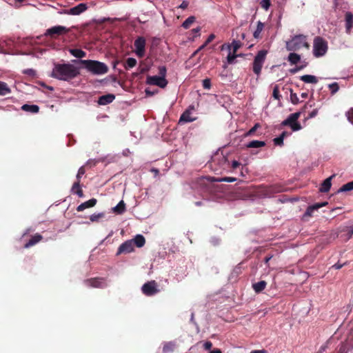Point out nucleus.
<instances>
[{
	"instance_id": "obj_56",
	"label": "nucleus",
	"mask_w": 353,
	"mask_h": 353,
	"mask_svg": "<svg viewBox=\"0 0 353 353\" xmlns=\"http://www.w3.org/2000/svg\"><path fill=\"white\" fill-rule=\"evenodd\" d=\"M212 343L210 341H206L203 344V347L205 350H209L211 349Z\"/></svg>"
},
{
	"instance_id": "obj_60",
	"label": "nucleus",
	"mask_w": 353,
	"mask_h": 353,
	"mask_svg": "<svg viewBox=\"0 0 353 353\" xmlns=\"http://www.w3.org/2000/svg\"><path fill=\"white\" fill-rule=\"evenodd\" d=\"M200 31H201V28L200 27H197V28H194L192 30L193 33L195 34V37H197V36L199 35Z\"/></svg>"
},
{
	"instance_id": "obj_39",
	"label": "nucleus",
	"mask_w": 353,
	"mask_h": 353,
	"mask_svg": "<svg viewBox=\"0 0 353 353\" xmlns=\"http://www.w3.org/2000/svg\"><path fill=\"white\" fill-rule=\"evenodd\" d=\"M105 216V214L103 212H98V213H94L90 215V219L92 222H97L101 218H103Z\"/></svg>"
},
{
	"instance_id": "obj_44",
	"label": "nucleus",
	"mask_w": 353,
	"mask_h": 353,
	"mask_svg": "<svg viewBox=\"0 0 353 353\" xmlns=\"http://www.w3.org/2000/svg\"><path fill=\"white\" fill-rule=\"evenodd\" d=\"M259 128H260V124L258 123H255L254 125L245 133V136H252Z\"/></svg>"
},
{
	"instance_id": "obj_48",
	"label": "nucleus",
	"mask_w": 353,
	"mask_h": 353,
	"mask_svg": "<svg viewBox=\"0 0 353 353\" xmlns=\"http://www.w3.org/2000/svg\"><path fill=\"white\" fill-rule=\"evenodd\" d=\"M290 100L293 104H297L299 101L297 94L296 93L292 92V91H291L290 93Z\"/></svg>"
},
{
	"instance_id": "obj_62",
	"label": "nucleus",
	"mask_w": 353,
	"mask_h": 353,
	"mask_svg": "<svg viewBox=\"0 0 353 353\" xmlns=\"http://www.w3.org/2000/svg\"><path fill=\"white\" fill-rule=\"evenodd\" d=\"M272 255L265 256L264 259L265 263L268 264L269 263V261H270V259H272Z\"/></svg>"
},
{
	"instance_id": "obj_13",
	"label": "nucleus",
	"mask_w": 353,
	"mask_h": 353,
	"mask_svg": "<svg viewBox=\"0 0 353 353\" xmlns=\"http://www.w3.org/2000/svg\"><path fill=\"white\" fill-rule=\"evenodd\" d=\"M87 9V4L85 3H81L70 9L63 10L61 13L68 15H79L84 12Z\"/></svg>"
},
{
	"instance_id": "obj_51",
	"label": "nucleus",
	"mask_w": 353,
	"mask_h": 353,
	"mask_svg": "<svg viewBox=\"0 0 353 353\" xmlns=\"http://www.w3.org/2000/svg\"><path fill=\"white\" fill-rule=\"evenodd\" d=\"M346 264H347V262L343 263H341L340 262H337V263H336L335 264H334L332 266V268H334V269H336V270H339V269L342 268L343 266H345Z\"/></svg>"
},
{
	"instance_id": "obj_41",
	"label": "nucleus",
	"mask_w": 353,
	"mask_h": 353,
	"mask_svg": "<svg viewBox=\"0 0 353 353\" xmlns=\"http://www.w3.org/2000/svg\"><path fill=\"white\" fill-rule=\"evenodd\" d=\"M328 88L330 90V93L332 95L336 94L339 90V84L336 82H334V83L329 84Z\"/></svg>"
},
{
	"instance_id": "obj_20",
	"label": "nucleus",
	"mask_w": 353,
	"mask_h": 353,
	"mask_svg": "<svg viewBox=\"0 0 353 353\" xmlns=\"http://www.w3.org/2000/svg\"><path fill=\"white\" fill-rule=\"evenodd\" d=\"M334 176H335V175L333 174V175L330 176V177L327 178L326 179H325L321 185V187L319 188V192H323V193L327 192L330 190L331 186H332V183H331L332 179Z\"/></svg>"
},
{
	"instance_id": "obj_63",
	"label": "nucleus",
	"mask_w": 353,
	"mask_h": 353,
	"mask_svg": "<svg viewBox=\"0 0 353 353\" xmlns=\"http://www.w3.org/2000/svg\"><path fill=\"white\" fill-rule=\"evenodd\" d=\"M150 171L153 173H154L155 175H158L159 173V171L157 168H151Z\"/></svg>"
},
{
	"instance_id": "obj_59",
	"label": "nucleus",
	"mask_w": 353,
	"mask_h": 353,
	"mask_svg": "<svg viewBox=\"0 0 353 353\" xmlns=\"http://www.w3.org/2000/svg\"><path fill=\"white\" fill-rule=\"evenodd\" d=\"M240 165V163L236 160L232 161V168L233 169L237 168Z\"/></svg>"
},
{
	"instance_id": "obj_45",
	"label": "nucleus",
	"mask_w": 353,
	"mask_h": 353,
	"mask_svg": "<svg viewBox=\"0 0 353 353\" xmlns=\"http://www.w3.org/2000/svg\"><path fill=\"white\" fill-rule=\"evenodd\" d=\"M272 96H273V97L275 99H277V100H280V99L281 98V96L279 94V85H276L274 87L273 92H272Z\"/></svg>"
},
{
	"instance_id": "obj_61",
	"label": "nucleus",
	"mask_w": 353,
	"mask_h": 353,
	"mask_svg": "<svg viewBox=\"0 0 353 353\" xmlns=\"http://www.w3.org/2000/svg\"><path fill=\"white\" fill-rule=\"evenodd\" d=\"M250 353H267V351L265 350H252L250 352Z\"/></svg>"
},
{
	"instance_id": "obj_17",
	"label": "nucleus",
	"mask_w": 353,
	"mask_h": 353,
	"mask_svg": "<svg viewBox=\"0 0 353 353\" xmlns=\"http://www.w3.org/2000/svg\"><path fill=\"white\" fill-rule=\"evenodd\" d=\"M327 204V202L325 201V202H321V203H316L314 205L308 206L304 213V216H311L315 210H317L319 208L325 206Z\"/></svg>"
},
{
	"instance_id": "obj_2",
	"label": "nucleus",
	"mask_w": 353,
	"mask_h": 353,
	"mask_svg": "<svg viewBox=\"0 0 353 353\" xmlns=\"http://www.w3.org/2000/svg\"><path fill=\"white\" fill-rule=\"evenodd\" d=\"M286 49L288 51H297L303 48H309L310 45L307 41V37L304 34H297L291 37L285 43Z\"/></svg>"
},
{
	"instance_id": "obj_6",
	"label": "nucleus",
	"mask_w": 353,
	"mask_h": 353,
	"mask_svg": "<svg viewBox=\"0 0 353 353\" xmlns=\"http://www.w3.org/2000/svg\"><path fill=\"white\" fill-rule=\"evenodd\" d=\"M228 159L223 155L217 154L213 157L208 164V167L213 169L215 172H221L225 168Z\"/></svg>"
},
{
	"instance_id": "obj_50",
	"label": "nucleus",
	"mask_w": 353,
	"mask_h": 353,
	"mask_svg": "<svg viewBox=\"0 0 353 353\" xmlns=\"http://www.w3.org/2000/svg\"><path fill=\"white\" fill-rule=\"evenodd\" d=\"M226 50L228 53L232 52V45L230 43H224L221 46V50Z\"/></svg>"
},
{
	"instance_id": "obj_49",
	"label": "nucleus",
	"mask_w": 353,
	"mask_h": 353,
	"mask_svg": "<svg viewBox=\"0 0 353 353\" xmlns=\"http://www.w3.org/2000/svg\"><path fill=\"white\" fill-rule=\"evenodd\" d=\"M202 85L204 89L209 90L211 88V81L209 79L203 80Z\"/></svg>"
},
{
	"instance_id": "obj_15",
	"label": "nucleus",
	"mask_w": 353,
	"mask_h": 353,
	"mask_svg": "<svg viewBox=\"0 0 353 353\" xmlns=\"http://www.w3.org/2000/svg\"><path fill=\"white\" fill-rule=\"evenodd\" d=\"M68 29L63 26H54L46 30L44 33L45 36H53L54 34L61 35L66 34Z\"/></svg>"
},
{
	"instance_id": "obj_26",
	"label": "nucleus",
	"mask_w": 353,
	"mask_h": 353,
	"mask_svg": "<svg viewBox=\"0 0 353 353\" xmlns=\"http://www.w3.org/2000/svg\"><path fill=\"white\" fill-rule=\"evenodd\" d=\"M21 109L23 111L34 114L39 111V107L37 105L24 104L22 105Z\"/></svg>"
},
{
	"instance_id": "obj_23",
	"label": "nucleus",
	"mask_w": 353,
	"mask_h": 353,
	"mask_svg": "<svg viewBox=\"0 0 353 353\" xmlns=\"http://www.w3.org/2000/svg\"><path fill=\"white\" fill-rule=\"evenodd\" d=\"M42 236L41 234H37L33 236L24 245L25 248H29L36 243H39L42 239Z\"/></svg>"
},
{
	"instance_id": "obj_4",
	"label": "nucleus",
	"mask_w": 353,
	"mask_h": 353,
	"mask_svg": "<svg viewBox=\"0 0 353 353\" xmlns=\"http://www.w3.org/2000/svg\"><path fill=\"white\" fill-rule=\"evenodd\" d=\"M166 73V67L164 65L159 66V75L148 76L146 79V83L149 85H157L161 88H164L168 85V81L165 79Z\"/></svg>"
},
{
	"instance_id": "obj_18",
	"label": "nucleus",
	"mask_w": 353,
	"mask_h": 353,
	"mask_svg": "<svg viewBox=\"0 0 353 353\" xmlns=\"http://www.w3.org/2000/svg\"><path fill=\"white\" fill-rule=\"evenodd\" d=\"M345 31L347 33H350L353 28V14L350 12H347L345 15Z\"/></svg>"
},
{
	"instance_id": "obj_12",
	"label": "nucleus",
	"mask_w": 353,
	"mask_h": 353,
	"mask_svg": "<svg viewBox=\"0 0 353 353\" xmlns=\"http://www.w3.org/2000/svg\"><path fill=\"white\" fill-rule=\"evenodd\" d=\"M84 283L87 286L97 288H103L108 285V282L105 278H92L85 280Z\"/></svg>"
},
{
	"instance_id": "obj_1",
	"label": "nucleus",
	"mask_w": 353,
	"mask_h": 353,
	"mask_svg": "<svg viewBox=\"0 0 353 353\" xmlns=\"http://www.w3.org/2000/svg\"><path fill=\"white\" fill-rule=\"evenodd\" d=\"M78 69L70 63H55L51 77L61 81H69L79 74Z\"/></svg>"
},
{
	"instance_id": "obj_35",
	"label": "nucleus",
	"mask_w": 353,
	"mask_h": 353,
	"mask_svg": "<svg viewBox=\"0 0 353 353\" xmlns=\"http://www.w3.org/2000/svg\"><path fill=\"white\" fill-rule=\"evenodd\" d=\"M175 347V343L172 341L168 342L164 344L163 347V353L172 352Z\"/></svg>"
},
{
	"instance_id": "obj_55",
	"label": "nucleus",
	"mask_w": 353,
	"mask_h": 353,
	"mask_svg": "<svg viewBox=\"0 0 353 353\" xmlns=\"http://www.w3.org/2000/svg\"><path fill=\"white\" fill-rule=\"evenodd\" d=\"M348 121L353 125V109L347 113Z\"/></svg>"
},
{
	"instance_id": "obj_29",
	"label": "nucleus",
	"mask_w": 353,
	"mask_h": 353,
	"mask_svg": "<svg viewBox=\"0 0 353 353\" xmlns=\"http://www.w3.org/2000/svg\"><path fill=\"white\" fill-rule=\"evenodd\" d=\"M288 61L290 64H296L301 61V56L295 52H290L288 57Z\"/></svg>"
},
{
	"instance_id": "obj_16",
	"label": "nucleus",
	"mask_w": 353,
	"mask_h": 353,
	"mask_svg": "<svg viewBox=\"0 0 353 353\" xmlns=\"http://www.w3.org/2000/svg\"><path fill=\"white\" fill-rule=\"evenodd\" d=\"M194 110V107H190L188 108L180 117L179 123H185L192 122L196 120L195 117H192V111Z\"/></svg>"
},
{
	"instance_id": "obj_31",
	"label": "nucleus",
	"mask_w": 353,
	"mask_h": 353,
	"mask_svg": "<svg viewBox=\"0 0 353 353\" xmlns=\"http://www.w3.org/2000/svg\"><path fill=\"white\" fill-rule=\"evenodd\" d=\"M239 55H237V54H236L235 52H230L228 54V56H227V61H226V63L224 64L223 65V68H226L227 67V65L228 64H234L235 63V59L236 57H238Z\"/></svg>"
},
{
	"instance_id": "obj_34",
	"label": "nucleus",
	"mask_w": 353,
	"mask_h": 353,
	"mask_svg": "<svg viewBox=\"0 0 353 353\" xmlns=\"http://www.w3.org/2000/svg\"><path fill=\"white\" fill-rule=\"evenodd\" d=\"M264 28V23L259 21L257 22L256 28L253 33V36L255 39H258Z\"/></svg>"
},
{
	"instance_id": "obj_22",
	"label": "nucleus",
	"mask_w": 353,
	"mask_h": 353,
	"mask_svg": "<svg viewBox=\"0 0 353 353\" xmlns=\"http://www.w3.org/2000/svg\"><path fill=\"white\" fill-rule=\"evenodd\" d=\"M300 79L305 83L316 84L318 83L317 77L311 74H304L300 77Z\"/></svg>"
},
{
	"instance_id": "obj_10",
	"label": "nucleus",
	"mask_w": 353,
	"mask_h": 353,
	"mask_svg": "<svg viewBox=\"0 0 353 353\" xmlns=\"http://www.w3.org/2000/svg\"><path fill=\"white\" fill-rule=\"evenodd\" d=\"M145 39L143 37H139L134 41V52L136 55L139 58H142L145 55Z\"/></svg>"
},
{
	"instance_id": "obj_42",
	"label": "nucleus",
	"mask_w": 353,
	"mask_h": 353,
	"mask_svg": "<svg viewBox=\"0 0 353 353\" xmlns=\"http://www.w3.org/2000/svg\"><path fill=\"white\" fill-rule=\"evenodd\" d=\"M232 45V52H236L237 50L241 47V43L240 41H237V40H233L232 43H230Z\"/></svg>"
},
{
	"instance_id": "obj_11",
	"label": "nucleus",
	"mask_w": 353,
	"mask_h": 353,
	"mask_svg": "<svg viewBox=\"0 0 353 353\" xmlns=\"http://www.w3.org/2000/svg\"><path fill=\"white\" fill-rule=\"evenodd\" d=\"M85 174V169L83 168V166H81L78 172H77V181H76L72 187V189H71V191L74 193V194H77V196L79 197H83V191L81 190L80 188V179L83 176V175Z\"/></svg>"
},
{
	"instance_id": "obj_27",
	"label": "nucleus",
	"mask_w": 353,
	"mask_h": 353,
	"mask_svg": "<svg viewBox=\"0 0 353 353\" xmlns=\"http://www.w3.org/2000/svg\"><path fill=\"white\" fill-rule=\"evenodd\" d=\"M69 52L74 57L78 59L83 58L86 56V52L81 49L74 48L70 49Z\"/></svg>"
},
{
	"instance_id": "obj_47",
	"label": "nucleus",
	"mask_w": 353,
	"mask_h": 353,
	"mask_svg": "<svg viewBox=\"0 0 353 353\" xmlns=\"http://www.w3.org/2000/svg\"><path fill=\"white\" fill-rule=\"evenodd\" d=\"M274 144L275 145L282 146L283 145V139L282 137H277L273 139Z\"/></svg>"
},
{
	"instance_id": "obj_53",
	"label": "nucleus",
	"mask_w": 353,
	"mask_h": 353,
	"mask_svg": "<svg viewBox=\"0 0 353 353\" xmlns=\"http://www.w3.org/2000/svg\"><path fill=\"white\" fill-rule=\"evenodd\" d=\"M348 352V348L347 347L346 345L342 344L339 350V353H347Z\"/></svg>"
},
{
	"instance_id": "obj_36",
	"label": "nucleus",
	"mask_w": 353,
	"mask_h": 353,
	"mask_svg": "<svg viewBox=\"0 0 353 353\" xmlns=\"http://www.w3.org/2000/svg\"><path fill=\"white\" fill-rule=\"evenodd\" d=\"M353 190V181L343 185L338 190V192H345Z\"/></svg>"
},
{
	"instance_id": "obj_25",
	"label": "nucleus",
	"mask_w": 353,
	"mask_h": 353,
	"mask_svg": "<svg viewBox=\"0 0 353 353\" xmlns=\"http://www.w3.org/2000/svg\"><path fill=\"white\" fill-rule=\"evenodd\" d=\"M265 145V142L259 140H253L246 144L248 148H259Z\"/></svg>"
},
{
	"instance_id": "obj_57",
	"label": "nucleus",
	"mask_w": 353,
	"mask_h": 353,
	"mask_svg": "<svg viewBox=\"0 0 353 353\" xmlns=\"http://www.w3.org/2000/svg\"><path fill=\"white\" fill-rule=\"evenodd\" d=\"M188 6V2L187 1H183L182 3L179 6V8L183 10L187 8Z\"/></svg>"
},
{
	"instance_id": "obj_7",
	"label": "nucleus",
	"mask_w": 353,
	"mask_h": 353,
	"mask_svg": "<svg viewBox=\"0 0 353 353\" xmlns=\"http://www.w3.org/2000/svg\"><path fill=\"white\" fill-rule=\"evenodd\" d=\"M302 111L290 114L287 119L282 121L281 125L283 126H290L292 131H298L301 129V124L297 121Z\"/></svg>"
},
{
	"instance_id": "obj_30",
	"label": "nucleus",
	"mask_w": 353,
	"mask_h": 353,
	"mask_svg": "<svg viewBox=\"0 0 353 353\" xmlns=\"http://www.w3.org/2000/svg\"><path fill=\"white\" fill-rule=\"evenodd\" d=\"M112 210L114 212L121 214L125 211V204L123 201H121Z\"/></svg>"
},
{
	"instance_id": "obj_54",
	"label": "nucleus",
	"mask_w": 353,
	"mask_h": 353,
	"mask_svg": "<svg viewBox=\"0 0 353 353\" xmlns=\"http://www.w3.org/2000/svg\"><path fill=\"white\" fill-rule=\"evenodd\" d=\"M352 235H353V226L350 228V230L345 236V241H348L349 239H350L352 238Z\"/></svg>"
},
{
	"instance_id": "obj_37",
	"label": "nucleus",
	"mask_w": 353,
	"mask_h": 353,
	"mask_svg": "<svg viewBox=\"0 0 353 353\" xmlns=\"http://www.w3.org/2000/svg\"><path fill=\"white\" fill-rule=\"evenodd\" d=\"M196 18L194 16L188 17L182 23V27L185 29L190 28V25L195 21Z\"/></svg>"
},
{
	"instance_id": "obj_5",
	"label": "nucleus",
	"mask_w": 353,
	"mask_h": 353,
	"mask_svg": "<svg viewBox=\"0 0 353 353\" xmlns=\"http://www.w3.org/2000/svg\"><path fill=\"white\" fill-rule=\"evenodd\" d=\"M328 49L327 42L321 37H316L313 41V55L319 58L323 57Z\"/></svg>"
},
{
	"instance_id": "obj_58",
	"label": "nucleus",
	"mask_w": 353,
	"mask_h": 353,
	"mask_svg": "<svg viewBox=\"0 0 353 353\" xmlns=\"http://www.w3.org/2000/svg\"><path fill=\"white\" fill-rule=\"evenodd\" d=\"M215 38V35L214 34H211L208 36L207 40L205 41V44H208Z\"/></svg>"
},
{
	"instance_id": "obj_8",
	"label": "nucleus",
	"mask_w": 353,
	"mask_h": 353,
	"mask_svg": "<svg viewBox=\"0 0 353 353\" xmlns=\"http://www.w3.org/2000/svg\"><path fill=\"white\" fill-rule=\"evenodd\" d=\"M268 51L261 50L258 52L254 59L253 61V72L257 76L260 75L263 65L265 61Z\"/></svg>"
},
{
	"instance_id": "obj_64",
	"label": "nucleus",
	"mask_w": 353,
	"mask_h": 353,
	"mask_svg": "<svg viewBox=\"0 0 353 353\" xmlns=\"http://www.w3.org/2000/svg\"><path fill=\"white\" fill-rule=\"evenodd\" d=\"M210 353H222L219 349H214L210 352Z\"/></svg>"
},
{
	"instance_id": "obj_46",
	"label": "nucleus",
	"mask_w": 353,
	"mask_h": 353,
	"mask_svg": "<svg viewBox=\"0 0 353 353\" xmlns=\"http://www.w3.org/2000/svg\"><path fill=\"white\" fill-rule=\"evenodd\" d=\"M23 73L24 74H26V75H28V76H30V77H34L36 76V74H37L36 71L34 69H32V68L25 69L23 71Z\"/></svg>"
},
{
	"instance_id": "obj_24",
	"label": "nucleus",
	"mask_w": 353,
	"mask_h": 353,
	"mask_svg": "<svg viewBox=\"0 0 353 353\" xmlns=\"http://www.w3.org/2000/svg\"><path fill=\"white\" fill-rule=\"evenodd\" d=\"M267 283L265 281H260L252 284V288L256 293L261 292L266 287Z\"/></svg>"
},
{
	"instance_id": "obj_19",
	"label": "nucleus",
	"mask_w": 353,
	"mask_h": 353,
	"mask_svg": "<svg viewBox=\"0 0 353 353\" xmlns=\"http://www.w3.org/2000/svg\"><path fill=\"white\" fill-rule=\"evenodd\" d=\"M115 99V96L112 94L102 95L99 98L98 103L101 105H105L112 103Z\"/></svg>"
},
{
	"instance_id": "obj_43",
	"label": "nucleus",
	"mask_w": 353,
	"mask_h": 353,
	"mask_svg": "<svg viewBox=\"0 0 353 353\" xmlns=\"http://www.w3.org/2000/svg\"><path fill=\"white\" fill-rule=\"evenodd\" d=\"M260 6L265 10H268L271 6V1H270V0H261Z\"/></svg>"
},
{
	"instance_id": "obj_52",
	"label": "nucleus",
	"mask_w": 353,
	"mask_h": 353,
	"mask_svg": "<svg viewBox=\"0 0 353 353\" xmlns=\"http://www.w3.org/2000/svg\"><path fill=\"white\" fill-rule=\"evenodd\" d=\"M318 109H314L311 112L309 113L308 116L306 117L307 119H312L315 117L318 114Z\"/></svg>"
},
{
	"instance_id": "obj_28",
	"label": "nucleus",
	"mask_w": 353,
	"mask_h": 353,
	"mask_svg": "<svg viewBox=\"0 0 353 353\" xmlns=\"http://www.w3.org/2000/svg\"><path fill=\"white\" fill-rule=\"evenodd\" d=\"M132 240L134 245H136L138 248L143 247L145 243V239L142 234H137Z\"/></svg>"
},
{
	"instance_id": "obj_38",
	"label": "nucleus",
	"mask_w": 353,
	"mask_h": 353,
	"mask_svg": "<svg viewBox=\"0 0 353 353\" xmlns=\"http://www.w3.org/2000/svg\"><path fill=\"white\" fill-rule=\"evenodd\" d=\"M307 65V63L305 61H303V65H296V67L291 68L289 72L290 74H296L299 71L303 70L304 68H305Z\"/></svg>"
},
{
	"instance_id": "obj_40",
	"label": "nucleus",
	"mask_w": 353,
	"mask_h": 353,
	"mask_svg": "<svg viewBox=\"0 0 353 353\" xmlns=\"http://www.w3.org/2000/svg\"><path fill=\"white\" fill-rule=\"evenodd\" d=\"M236 178L229 177V176L223 177V178H219V179L212 178V181H218V182H228V183H231V182L236 181Z\"/></svg>"
},
{
	"instance_id": "obj_33",
	"label": "nucleus",
	"mask_w": 353,
	"mask_h": 353,
	"mask_svg": "<svg viewBox=\"0 0 353 353\" xmlns=\"http://www.w3.org/2000/svg\"><path fill=\"white\" fill-rule=\"evenodd\" d=\"M137 63V61L136 59H134L133 57H129L127 59V60L124 64V68L126 70H130V69L135 67Z\"/></svg>"
},
{
	"instance_id": "obj_21",
	"label": "nucleus",
	"mask_w": 353,
	"mask_h": 353,
	"mask_svg": "<svg viewBox=\"0 0 353 353\" xmlns=\"http://www.w3.org/2000/svg\"><path fill=\"white\" fill-rule=\"evenodd\" d=\"M96 203H97V199L92 198V199H91L87 201H85V202L81 203L77 207V210L78 212H81V211L84 210L86 208L94 206L96 205Z\"/></svg>"
},
{
	"instance_id": "obj_32",
	"label": "nucleus",
	"mask_w": 353,
	"mask_h": 353,
	"mask_svg": "<svg viewBox=\"0 0 353 353\" xmlns=\"http://www.w3.org/2000/svg\"><path fill=\"white\" fill-rule=\"evenodd\" d=\"M10 92L11 90L7 83L3 81H0V96H5L10 94Z\"/></svg>"
},
{
	"instance_id": "obj_9",
	"label": "nucleus",
	"mask_w": 353,
	"mask_h": 353,
	"mask_svg": "<svg viewBox=\"0 0 353 353\" xmlns=\"http://www.w3.org/2000/svg\"><path fill=\"white\" fill-rule=\"evenodd\" d=\"M143 293L146 296H153L159 292L155 281H150L144 283L141 287Z\"/></svg>"
},
{
	"instance_id": "obj_14",
	"label": "nucleus",
	"mask_w": 353,
	"mask_h": 353,
	"mask_svg": "<svg viewBox=\"0 0 353 353\" xmlns=\"http://www.w3.org/2000/svg\"><path fill=\"white\" fill-rule=\"evenodd\" d=\"M134 242L133 240H128L123 242L119 247L117 255H120L121 254H128L134 251Z\"/></svg>"
},
{
	"instance_id": "obj_3",
	"label": "nucleus",
	"mask_w": 353,
	"mask_h": 353,
	"mask_svg": "<svg viewBox=\"0 0 353 353\" xmlns=\"http://www.w3.org/2000/svg\"><path fill=\"white\" fill-rule=\"evenodd\" d=\"M80 62L84 65L85 68L90 72L97 74L101 75L105 74L108 68L103 62L94 60H80Z\"/></svg>"
}]
</instances>
